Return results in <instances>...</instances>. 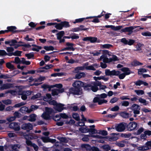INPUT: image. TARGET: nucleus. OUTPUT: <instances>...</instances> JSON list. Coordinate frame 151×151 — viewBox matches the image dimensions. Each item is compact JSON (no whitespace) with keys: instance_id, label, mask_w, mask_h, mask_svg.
<instances>
[{"instance_id":"57","label":"nucleus","mask_w":151,"mask_h":151,"mask_svg":"<svg viewBox=\"0 0 151 151\" xmlns=\"http://www.w3.org/2000/svg\"><path fill=\"white\" fill-rule=\"evenodd\" d=\"M59 140L62 142L67 143L68 142V140L65 137H60Z\"/></svg>"},{"instance_id":"6","label":"nucleus","mask_w":151,"mask_h":151,"mask_svg":"<svg viewBox=\"0 0 151 151\" xmlns=\"http://www.w3.org/2000/svg\"><path fill=\"white\" fill-rule=\"evenodd\" d=\"M121 42L125 45H132L134 44L135 41L131 39H129L128 41L126 40V38H123L121 39Z\"/></svg>"},{"instance_id":"16","label":"nucleus","mask_w":151,"mask_h":151,"mask_svg":"<svg viewBox=\"0 0 151 151\" xmlns=\"http://www.w3.org/2000/svg\"><path fill=\"white\" fill-rule=\"evenodd\" d=\"M22 52L21 51H19L18 50H16L14 52L9 53V56H11L12 55H14L15 56H21V54Z\"/></svg>"},{"instance_id":"37","label":"nucleus","mask_w":151,"mask_h":151,"mask_svg":"<svg viewBox=\"0 0 151 151\" xmlns=\"http://www.w3.org/2000/svg\"><path fill=\"white\" fill-rule=\"evenodd\" d=\"M120 115L122 117L127 118L129 117V113L126 112H122L120 113Z\"/></svg>"},{"instance_id":"29","label":"nucleus","mask_w":151,"mask_h":151,"mask_svg":"<svg viewBox=\"0 0 151 151\" xmlns=\"http://www.w3.org/2000/svg\"><path fill=\"white\" fill-rule=\"evenodd\" d=\"M14 124H13V122L10 124L9 125L10 128L14 129L15 131H19L20 129V127H14L13 125H14Z\"/></svg>"},{"instance_id":"23","label":"nucleus","mask_w":151,"mask_h":151,"mask_svg":"<svg viewBox=\"0 0 151 151\" xmlns=\"http://www.w3.org/2000/svg\"><path fill=\"white\" fill-rule=\"evenodd\" d=\"M33 47H37V48H35L33 47L32 48V50L33 51H36L37 52H38L40 50L42 49V47L40 46H39L35 44H32V45Z\"/></svg>"},{"instance_id":"47","label":"nucleus","mask_w":151,"mask_h":151,"mask_svg":"<svg viewBox=\"0 0 151 151\" xmlns=\"http://www.w3.org/2000/svg\"><path fill=\"white\" fill-rule=\"evenodd\" d=\"M11 63H14L16 64L20 63H21V60L19 57H16L14 58V61H12Z\"/></svg>"},{"instance_id":"27","label":"nucleus","mask_w":151,"mask_h":151,"mask_svg":"<svg viewBox=\"0 0 151 151\" xmlns=\"http://www.w3.org/2000/svg\"><path fill=\"white\" fill-rule=\"evenodd\" d=\"M101 148L103 149L104 151H109L111 149L110 146L108 144L102 146Z\"/></svg>"},{"instance_id":"54","label":"nucleus","mask_w":151,"mask_h":151,"mask_svg":"<svg viewBox=\"0 0 151 151\" xmlns=\"http://www.w3.org/2000/svg\"><path fill=\"white\" fill-rule=\"evenodd\" d=\"M96 96L99 97L100 98L104 99L107 97V95L105 93H103L101 94H97L96 95Z\"/></svg>"},{"instance_id":"13","label":"nucleus","mask_w":151,"mask_h":151,"mask_svg":"<svg viewBox=\"0 0 151 151\" xmlns=\"http://www.w3.org/2000/svg\"><path fill=\"white\" fill-rule=\"evenodd\" d=\"M120 70L124 72V73L126 76L129 75L131 73H133V72L130 70V69L127 67H123L120 69Z\"/></svg>"},{"instance_id":"41","label":"nucleus","mask_w":151,"mask_h":151,"mask_svg":"<svg viewBox=\"0 0 151 151\" xmlns=\"http://www.w3.org/2000/svg\"><path fill=\"white\" fill-rule=\"evenodd\" d=\"M52 119L53 120L55 121H60L61 119L60 113L59 114H56L55 116H54Z\"/></svg>"},{"instance_id":"22","label":"nucleus","mask_w":151,"mask_h":151,"mask_svg":"<svg viewBox=\"0 0 151 151\" xmlns=\"http://www.w3.org/2000/svg\"><path fill=\"white\" fill-rule=\"evenodd\" d=\"M143 63L139 62L137 60H134L131 63V65L135 67L140 65H142Z\"/></svg>"},{"instance_id":"2","label":"nucleus","mask_w":151,"mask_h":151,"mask_svg":"<svg viewBox=\"0 0 151 151\" xmlns=\"http://www.w3.org/2000/svg\"><path fill=\"white\" fill-rule=\"evenodd\" d=\"M127 123L122 122L116 124L115 127V129L118 132L124 131L127 127Z\"/></svg>"},{"instance_id":"59","label":"nucleus","mask_w":151,"mask_h":151,"mask_svg":"<svg viewBox=\"0 0 151 151\" xmlns=\"http://www.w3.org/2000/svg\"><path fill=\"white\" fill-rule=\"evenodd\" d=\"M142 35L145 36H151V33L149 31L142 32L141 33Z\"/></svg>"},{"instance_id":"62","label":"nucleus","mask_w":151,"mask_h":151,"mask_svg":"<svg viewBox=\"0 0 151 151\" xmlns=\"http://www.w3.org/2000/svg\"><path fill=\"white\" fill-rule=\"evenodd\" d=\"M73 35L71 36V38L72 39H77L79 38V37L78 34L73 33L72 34Z\"/></svg>"},{"instance_id":"24","label":"nucleus","mask_w":151,"mask_h":151,"mask_svg":"<svg viewBox=\"0 0 151 151\" xmlns=\"http://www.w3.org/2000/svg\"><path fill=\"white\" fill-rule=\"evenodd\" d=\"M85 74L83 72L77 73L75 75V78L79 79L82 77H85Z\"/></svg>"},{"instance_id":"50","label":"nucleus","mask_w":151,"mask_h":151,"mask_svg":"<svg viewBox=\"0 0 151 151\" xmlns=\"http://www.w3.org/2000/svg\"><path fill=\"white\" fill-rule=\"evenodd\" d=\"M19 146V145L16 144L14 145H13L12 147V150H10V151H17L18 150H17V148L19 149V147H18Z\"/></svg>"},{"instance_id":"14","label":"nucleus","mask_w":151,"mask_h":151,"mask_svg":"<svg viewBox=\"0 0 151 151\" xmlns=\"http://www.w3.org/2000/svg\"><path fill=\"white\" fill-rule=\"evenodd\" d=\"M17 43V41L14 39L5 41L4 42L6 45H9L10 46H14Z\"/></svg>"},{"instance_id":"45","label":"nucleus","mask_w":151,"mask_h":151,"mask_svg":"<svg viewBox=\"0 0 151 151\" xmlns=\"http://www.w3.org/2000/svg\"><path fill=\"white\" fill-rule=\"evenodd\" d=\"M44 48L47 51L50 50L52 51L54 49V47L52 46H45L44 47Z\"/></svg>"},{"instance_id":"53","label":"nucleus","mask_w":151,"mask_h":151,"mask_svg":"<svg viewBox=\"0 0 151 151\" xmlns=\"http://www.w3.org/2000/svg\"><path fill=\"white\" fill-rule=\"evenodd\" d=\"M134 91L138 95H141L144 94V91L142 90H135Z\"/></svg>"},{"instance_id":"26","label":"nucleus","mask_w":151,"mask_h":151,"mask_svg":"<svg viewBox=\"0 0 151 151\" xmlns=\"http://www.w3.org/2000/svg\"><path fill=\"white\" fill-rule=\"evenodd\" d=\"M36 115L35 114H32L30 115L29 119L28 120L30 122H34L36 120Z\"/></svg>"},{"instance_id":"55","label":"nucleus","mask_w":151,"mask_h":151,"mask_svg":"<svg viewBox=\"0 0 151 151\" xmlns=\"http://www.w3.org/2000/svg\"><path fill=\"white\" fill-rule=\"evenodd\" d=\"M25 104V103L23 102H21L15 104L13 107L15 108L19 107L22 106L24 105Z\"/></svg>"},{"instance_id":"58","label":"nucleus","mask_w":151,"mask_h":151,"mask_svg":"<svg viewBox=\"0 0 151 151\" xmlns=\"http://www.w3.org/2000/svg\"><path fill=\"white\" fill-rule=\"evenodd\" d=\"M142 81L139 80L135 82H134V83L135 85L136 86H140L142 84Z\"/></svg>"},{"instance_id":"56","label":"nucleus","mask_w":151,"mask_h":151,"mask_svg":"<svg viewBox=\"0 0 151 151\" xmlns=\"http://www.w3.org/2000/svg\"><path fill=\"white\" fill-rule=\"evenodd\" d=\"M98 89H99L96 86L94 85L92 86L91 85L90 91L92 90L93 92H96Z\"/></svg>"},{"instance_id":"28","label":"nucleus","mask_w":151,"mask_h":151,"mask_svg":"<svg viewBox=\"0 0 151 151\" xmlns=\"http://www.w3.org/2000/svg\"><path fill=\"white\" fill-rule=\"evenodd\" d=\"M132 111L136 110H140V107L138 105L136 104H133L130 107Z\"/></svg>"},{"instance_id":"9","label":"nucleus","mask_w":151,"mask_h":151,"mask_svg":"<svg viewBox=\"0 0 151 151\" xmlns=\"http://www.w3.org/2000/svg\"><path fill=\"white\" fill-rule=\"evenodd\" d=\"M135 27L133 26H130L126 27L124 29H122L121 30L122 32H129V34H131L133 32V30Z\"/></svg>"},{"instance_id":"38","label":"nucleus","mask_w":151,"mask_h":151,"mask_svg":"<svg viewBox=\"0 0 151 151\" xmlns=\"http://www.w3.org/2000/svg\"><path fill=\"white\" fill-rule=\"evenodd\" d=\"M25 56L26 57H27V59H29L34 58V55L33 52L26 54H25Z\"/></svg>"},{"instance_id":"11","label":"nucleus","mask_w":151,"mask_h":151,"mask_svg":"<svg viewBox=\"0 0 151 151\" xmlns=\"http://www.w3.org/2000/svg\"><path fill=\"white\" fill-rule=\"evenodd\" d=\"M21 128L22 129L30 130L32 129L33 126L29 123H25L22 125Z\"/></svg>"},{"instance_id":"4","label":"nucleus","mask_w":151,"mask_h":151,"mask_svg":"<svg viewBox=\"0 0 151 151\" xmlns=\"http://www.w3.org/2000/svg\"><path fill=\"white\" fill-rule=\"evenodd\" d=\"M137 126V124L134 122H130L128 124H127L126 126L127 130L129 131L136 129Z\"/></svg>"},{"instance_id":"21","label":"nucleus","mask_w":151,"mask_h":151,"mask_svg":"<svg viewBox=\"0 0 151 151\" xmlns=\"http://www.w3.org/2000/svg\"><path fill=\"white\" fill-rule=\"evenodd\" d=\"M19 111L22 113H29L28 112L29 109L26 106H23L21 107L19 109Z\"/></svg>"},{"instance_id":"7","label":"nucleus","mask_w":151,"mask_h":151,"mask_svg":"<svg viewBox=\"0 0 151 151\" xmlns=\"http://www.w3.org/2000/svg\"><path fill=\"white\" fill-rule=\"evenodd\" d=\"M40 139L44 143L51 142L54 143L55 142L56 140L55 139H51L48 137H42Z\"/></svg>"},{"instance_id":"17","label":"nucleus","mask_w":151,"mask_h":151,"mask_svg":"<svg viewBox=\"0 0 151 151\" xmlns=\"http://www.w3.org/2000/svg\"><path fill=\"white\" fill-rule=\"evenodd\" d=\"M91 86V85L83 82V85L82 87L83 88L84 90L89 91H90Z\"/></svg>"},{"instance_id":"52","label":"nucleus","mask_w":151,"mask_h":151,"mask_svg":"<svg viewBox=\"0 0 151 151\" xmlns=\"http://www.w3.org/2000/svg\"><path fill=\"white\" fill-rule=\"evenodd\" d=\"M78 122L76 124V125L77 127L78 126H85V123L84 122H83V121H78Z\"/></svg>"},{"instance_id":"61","label":"nucleus","mask_w":151,"mask_h":151,"mask_svg":"<svg viewBox=\"0 0 151 151\" xmlns=\"http://www.w3.org/2000/svg\"><path fill=\"white\" fill-rule=\"evenodd\" d=\"M111 29H113L114 30L117 31L121 29L122 26H118L115 27V26L113 25L112 26Z\"/></svg>"},{"instance_id":"18","label":"nucleus","mask_w":151,"mask_h":151,"mask_svg":"<svg viewBox=\"0 0 151 151\" xmlns=\"http://www.w3.org/2000/svg\"><path fill=\"white\" fill-rule=\"evenodd\" d=\"M92 18V17H87L86 18H82L76 19L75 20V21L73 22V23L74 24H76V23H81L84 20L89 19L90 18Z\"/></svg>"},{"instance_id":"40","label":"nucleus","mask_w":151,"mask_h":151,"mask_svg":"<svg viewBox=\"0 0 151 151\" xmlns=\"http://www.w3.org/2000/svg\"><path fill=\"white\" fill-rule=\"evenodd\" d=\"M61 22L63 27L67 28L70 27L69 23L68 22L64 21L63 22Z\"/></svg>"},{"instance_id":"49","label":"nucleus","mask_w":151,"mask_h":151,"mask_svg":"<svg viewBox=\"0 0 151 151\" xmlns=\"http://www.w3.org/2000/svg\"><path fill=\"white\" fill-rule=\"evenodd\" d=\"M138 149L139 150L142 151H145L148 150L149 149V147H147L146 146H140L138 147Z\"/></svg>"},{"instance_id":"46","label":"nucleus","mask_w":151,"mask_h":151,"mask_svg":"<svg viewBox=\"0 0 151 151\" xmlns=\"http://www.w3.org/2000/svg\"><path fill=\"white\" fill-rule=\"evenodd\" d=\"M38 108V106L37 105H32L31 106L30 109H29L28 112L30 113L33 111L37 109Z\"/></svg>"},{"instance_id":"15","label":"nucleus","mask_w":151,"mask_h":151,"mask_svg":"<svg viewBox=\"0 0 151 151\" xmlns=\"http://www.w3.org/2000/svg\"><path fill=\"white\" fill-rule=\"evenodd\" d=\"M12 84H4L0 87V89L2 90L4 89L9 88L12 87Z\"/></svg>"},{"instance_id":"20","label":"nucleus","mask_w":151,"mask_h":151,"mask_svg":"<svg viewBox=\"0 0 151 151\" xmlns=\"http://www.w3.org/2000/svg\"><path fill=\"white\" fill-rule=\"evenodd\" d=\"M81 147L85 149L87 151H90L91 146L88 144H82L81 145Z\"/></svg>"},{"instance_id":"10","label":"nucleus","mask_w":151,"mask_h":151,"mask_svg":"<svg viewBox=\"0 0 151 151\" xmlns=\"http://www.w3.org/2000/svg\"><path fill=\"white\" fill-rule=\"evenodd\" d=\"M64 106V104H63L57 103L56 106H55L54 109L56 111L60 112L65 108L63 107Z\"/></svg>"},{"instance_id":"12","label":"nucleus","mask_w":151,"mask_h":151,"mask_svg":"<svg viewBox=\"0 0 151 151\" xmlns=\"http://www.w3.org/2000/svg\"><path fill=\"white\" fill-rule=\"evenodd\" d=\"M7 29H8L9 32H11L12 33H15L19 32H22V30H17V28L15 26H8L7 27Z\"/></svg>"},{"instance_id":"1","label":"nucleus","mask_w":151,"mask_h":151,"mask_svg":"<svg viewBox=\"0 0 151 151\" xmlns=\"http://www.w3.org/2000/svg\"><path fill=\"white\" fill-rule=\"evenodd\" d=\"M83 82L80 81H76L72 84L73 87L69 90V93L73 95H79L83 93L82 87Z\"/></svg>"},{"instance_id":"5","label":"nucleus","mask_w":151,"mask_h":151,"mask_svg":"<svg viewBox=\"0 0 151 151\" xmlns=\"http://www.w3.org/2000/svg\"><path fill=\"white\" fill-rule=\"evenodd\" d=\"M74 44L72 43L67 42L66 43V45L67 47L62 49L61 51H65L66 50H72L74 51L75 48L73 47Z\"/></svg>"},{"instance_id":"42","label":"nucleus","mask_w":151,"mask_h":151,"mask_svg":"<svg viewBox=\"0 0 151 151\" xmlns=\"http://www.w3.org/2000/svg\"><path fill=\"white\" fill-rule=\"evenodd\" d=\"M147 72V70L144 68H141L138 69V73L139 75H141L143 73Z\"/></svg>"},{"instance_id":"36","label":"nucleus","mask_w":151,"mask_h":151,"mask_svg":"<svg viewBox=\"0 0 151 151\" xmlns=\"http://www.w3.org/2000/svg\"><path fill=\"white\" fill-rule=\"evenodd\" d=\"M84 69L83 67L78 66L76 68L74 71V72L76 73H78L79 70H83Z\"/></svg>"},{"instance_id":"39","label":"nucleus","mask_w":151,"mask_h":151,"mask_svg":"<svg viewBox=\"0 0 151 151\" xmlns=\"http://www.w3.org/2000/svg\"><path fill=\"white\" fill-rule=\"evenodd\" d=\"M138 100L139 102L143 104L144 105L146 106L148 104V101H147L145 99L142 98H140Z\"/></svg>"},{"instance_id":"44","label":"nucleus","mask_w":151,"mask_h":151,"mask_svg":"<svg viewBox=\"0 0 151 151\" xmlns=\"http://www.w3.org/2000/svg\"><path fill=\"white\" fill-rule=\"evenodd\" d=\"M55 25V27L58 29L61 30L63 28L61 22L59 23L56 22Z\"/></svg>"},{"instance_id":"60","label":"nucleus","mask_w":151,"mask_h":151,"mask_svg":"<svg viewBox=\"0 0 151 151\" xmlns=\"http://www.w3.org/2000/svg\"><path fill=\"white\" fill-rule=\"evenodd\" d=\"M79 28H80V31H86L88 30L89 28H86L83 25H80Z\"/></svg>"},{"instance_id":"8","label":"nucleus","mask_w":151,"mask_h":151,"mask_svg":"<svg viewBox=\"0 0 151 151\" xmlns=\"http://www.w3.org/2000/svg\"><path fill=\"white\" fill-rule=\"evenodd\" d=\"M83 41H89L91 43H93L97 42H99L98 41H97V38L96 37H84L83 39Z\"/></svg>"},{"instance_id":"35","label":"nucleus","mask_w":151,"mask_h":151,"mask_svg":"<svg viewBox=\"0 0 151 151\" xmlns=\"http://www.w3.org/2000/svg\"><path fill=\"white\" fill-rule=\"evenodd\" d=\"M6 55L9 56V53H7L4 50H0V56H5Z\"/></svg>"},{"instance_id":"25","label":"nucleus","mask_w":151,"mask_h":151,"mask_svg":"<svg viewBox=\"0 0 151 151\" xmlns=\"http://www.w3.org/2000/svg\"><path fill=\"white\" fill-rule=\"evenodd\" d=\"M45 112L48 114H49L50 115V114L52 113H54L55 112L52 109L48 107H45Z\"/></svg>"},{"instance_id":"30","label":"nucleus","mask_w":151,"mask_h":151,"mask_svg":"<svg viewBox=\"0 0 151 151\" xmlns=\"http://www.w3.org/2000/svg\"><path fill=\"white\" fill-rule=\"evenodd\" d=\"M6 67L9 69L14 70L15 67L10 62H7L6 63Z\"/></svg>"},{"instance_id":"31","label":"nucleus","mask_w":151,"mask_h":151,"mask_svg":"<svg viewBox=\"0 0 151 151\" xmlns=\"http://www.w3.org/2000/svg\"><path fill=\"white\" fill-rule=\"evenodd\" d=\"M72 116L73 119L77 121H80V118L78 114L76 113H73L72 114Z\"/></svg>"},{"instance_id":"51","label":"nucleus","mask_w":151,"mask_h":151,"mask_svg":"<svg viewBox=\"0 0 151 151\" xmlns=\"http://www.w3.org/2000/svg\"><path fill=\"white\" fill-rule=\"evenodd\" d=\"M118 71L119 73V75L117 76H118L119 78L120 79H124L126 76L125 74L124 73L120 74V71Z\"/></svg>"},{"instance_id":"64","label":"nucleus","mask_w":151,"mask_h":151,"mask_svg":"<svg viewBox=\"0 0 151 151\" xmlns=\"http://www.w3.org/2000/svg\"><path fill=\"white\" fill-rule=\"evenodd\" d=\"M6 50L8 53H12L13 52L14 49L12 47H6Z\"/></svg>"},{"instance_id":"43","label":"nucleus","mask_w":151,"mask_h":151,"mask_svg":"<svg viewBox=\"0 0 151 151\" xmlns=\"http://www.w3.org/2000/svg\"><path fill=\"white\" fill-rule=\"evenodd\" d=\"M41 96V94L40 93H38L36 95L33 96L31 97V99L34 100L37 99L38 98L40 97Z\"/></svg>"},{"instance_id":"48","label":"nucleus","mask_w":151,"mask_h":151,"mask_svg":"<svg viewBox=\"0 0 151 151\" xmlns=\"http://www.w3.org/2000/svg\"><path fill=\"white\" fill-rule=\"evenodd\" d=\"M97 131L94 128H88V132H89L92 134L97 133Z\"/></svg>"},{"instance_id":"63","label":"nucleus","mask_w":151,"mask_h":151,"mask_svg":"<svg viewBox=\"0 0 151 151\" xmlns=\"http://www.w3.org/2000/svg\"><path fill=\"white\" fill-rule=\"evenodd\" d=\"M147 137L145 134H141L140 136V139L141 140L143 139L144 140H146Z\"/></svg>"},{"instance_id":"32","label":"nucleus","mask_w":151,"mask_h":151,"mask_svg":"<svg viewBox=\"0 0 151 151\" xmlns=\"http://www.w3.org/2000/svg\"><path fill=\"white\" fill-rule=\"evenodd\" d=\"M53 87L52 85H50L48 84H44L42 86V88L45 89H48V91H50L52 88Z\"/></svg>"},{"instance_id":"33","label":"nucleus","mask_w":151,"mask_h":151,"mask_svg":"<svg viewBox=\"0 0 151 151\" xmlns=\"http://www.w3.org/2000/svg\"><path fill=\"white\" fill-rule=\"evenodd\" d=\"M64 32L63 31H62L56 34L57 36V39H60L63 36L64 34Z\"/></svg>"},{"instance_id":"3","label":"nucleus","mask_w":151,"mask_h":151,"mask_svg":"<svg viewBox=\"0 0 151 151\" xmlns=\"http://www.w3.org/2000/svg\"><path fill=\"white\" fill-rule=\"evenodd\" d=\"M119 72L118 70H110L109 69H106L105 70V74L106 76H109L112 77L113 76H117L119 75Z\"/></svg>"},{"instance_id":"34","label":"nucleus","mask_w":151,"mask_h":151,"mask_svg":"<svg viewBox=\"0 0 151 151\" xmlns=\"http://www.w3.org/2000/svg\"><path fill=\"white\" fill-rule=\"evenodd\" d=\"M86 127H81L79 128V130L82 133H86L88 132V129L86 126Z\"/></svg>"},{"instance_id":"19","label":"nucleus","mask_w":151,"mask_h":151,"mask_svg":"<svg viewBox=\"0 0 151 151\" xmlns=\"http://www.w3.org/2000/svg\"><path fill=\"white\" fill-rule=\"evenodd\" d=\"M42 117L45 120H49L50 119V116L46 112H44L41 115Z\"/></svg>"}]
</instances>
